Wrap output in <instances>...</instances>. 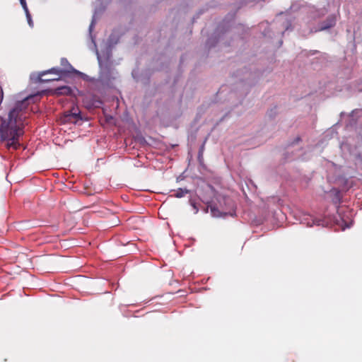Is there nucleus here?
Wrapping results in <instances>:
<instances>
[{
  "mask_svg": "<svg viewBox=\"0 0 362 362\" xmlns=\"http://www.w3.org/2000/svg\"><path fill=\"white\" fill-rule=\"evenodd\" d=\"M26 16H27L28 22L30 26L33 27V21L31 19V16H30V14L29 13V11H28V13H26Z\"/></svg>",
  "mask_w": 362,
  "mask_h": 362,
  "instance_id": "8",
  "label": "nucleus"
},
{
  "mask_svg": "<svg viewBox=\"0 0 362 362\" xmlns=\"http://www.w3.org/2000/svg\"><path fill=\"white\" fill-rule=\"evenodd\" d=\"M20 1H21V5L23 6L25 13H28V7H27V5H26L25 0H20Z\"/></svg>",
  "mask_w": 362,
  "mask_h": 362,
  "instance_id": "9",
  "label": "nucleus"
},
{
  "mask_svg": "<svg viewBox=\"0 0 362 362\" xmlns=\"http://www.w3.org/2000/svg\"><path fill=\"white\" fill-rule=\"evenodd\" d=\"M80 118V111L77 107L64 112V121L66 122H76Z\"/></svg>",
  "mask_w": 362,
  "mask_h": 362,
  "instance_id": "2",
  "label": "nucleus"
},
{
  "mask_svg": "<svg viewBox=\"0 0 362 362\" xmlns=\"http://www.w3.org/2000/svg\"><path fill=\"white\" fill-rule=\"evenodd\" d=\"M47 73H53L57 74L58 76H60L63 73V71L57 69V68H52L51 69L46 71Z\"/></svg>",
  "mask_w": 362,
  "mask_h": 362,
  "instance_id": "6",
  "label": "nucleus"
},
{
  "mask_svg": "<svg viewBox=\"0 0 362 362\" xmlns=\"http://www.w3.org/2000/svg\"><path fill=\"white\" fill-rule=\"evenodd\" d=\"M47 74V72H42V74H40V76H39V81H41V82H48V81H54V80H57L58 78H48V77H46V78H42V77L45 75Z\"/></svg>",
  "mask_w": 362,
  "mask_h": 362,
  "instance_id": "5",
  "label": "nucleus"
},
{
  "mask_svg": "<svg viewBox=\"0 0 362 362\" xmlns=\"http://www.w3.org/2000/svg\"><path fill=\"white\" fill-rule=\"evenodd\" d=\"M62 64L64 65V64H69L68 61L65 58H62L61 60Z\"/></svg>",
  "mask_w": 362,
  "mask_h": 362,
  "instance_id": "10",
  "label": "nucleus"
},
{
  "mask_svg": "<svg viewBox=\"0 0 362 362\" xmlns=\"http://www.w3.org/2000/svg\"><path fill=\"white\" fill-rule=\"evenodd\" d=\"M187 193H188V190L182 189H179V190L175 194V197H178V198H180V197H184Z\"/></svg>",
  "mask_w": 362,
  "mask_h": 362,
  "instance_id": "7",
  "label": "nucleus"
},
{
  "mask_svg": "<svg viewBox=\"0 0 362 362\" xmlns=\"http://www.w3.org/2000/svg\"><path fill=\"white\" fill-rule=\"evenodd\" d=\"M336 24V18L334 16H329L325 22L322 23L320 30H326L332 28Z\"/></svg>",
  "mask_w": 362,
  "mask_h": 362,
  "instance_id": "3",
  "label": "nucleus"
},
{
  "mask_svg": "<svg viewBox=\"0 0 362 362\" xmlns=\"http://www.w3.org/2000/svg\"><path fill=\"white\" fill-rule=\"evenodd\" d=\"M55 92L58 95H69L71 93V89L69 86H62L57 88Z\"/></svg>",
  "mask_w": 362,
  "mask_h": 362,
  "instance_id": "4",
  "label": "nucleus"
},
{
  "mask_svg": "<svg viewBox=\"0 0 362 362\" xmlns=\"http://www.w3.org/2000/svg\"><path fill=\"white\" fill-rule=\"evenodd\" d=\"M1 98H3V90H1Z\"/></svg>",
  "mask_w": 362,
  "mask_h": 362,
  "instance_id": "11",
  "label": "nucleus"
},
{
  "mask_svg": "<svg viewBox=\"0 0 362 362\" xmlns=\"http://www.w3.org/2000/svg\"><path fill=\"white\" fill-rule=\"evenodd\" d=\"M29 98L16 103L6 117H0V141H6L8 149H17L20 146L19 138L23 134L25 110Z\"/></svg>",
  "mask_w": 362,
  "mask_h": 362,
  "instance_id": "1",
  "label": "nucleus"
}]
</instances>
